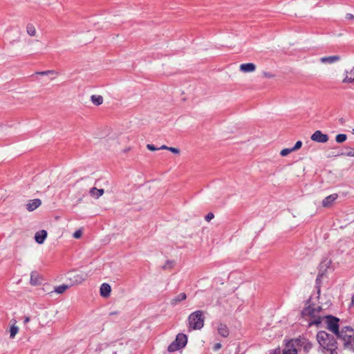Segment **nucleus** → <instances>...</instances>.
Returning <instances> with one entry per match:
<instances>
[{"label": "nucleus", "mask_w": 354, "mask_h": 354, "mask_svg": "<svg viewBox=\"0 0 354 354\" xmlns=\"http://www.w3.org/2000/svg\"><path fill=\"white\" fill-rule=\"evenodd\" d=\"M340 319L333 316V335L342 342L344 349L354 353V329L351 326L339 328Z\"/></svg>", "instance_id": "obj_1"}, {"label": "nucleus", "mask_w": 354, "mask_h": 354, "mask_svg": "<svg viewBox=\"0 0 354 354\" xmlns=\"http://www.w3.org/2000/svg\"><path fill=\"white\" fill-rule=\"evenodd\" d=\"M317 339L324 354H332V336L329 333L320 330L317 334Z\"/></svg>", "instance_id": "obj_2"}, {"label": "nucleus", "mask_w": 354, "mask_h": 354, "mask_svg": "<svg viewBox=\"0 0 354 354\" xmlns=\"http://www.w3.org/2000/svg\"><path fill=\"white\" fill-rule=\"evenodd\" d=\"M204 313L196 310L191 313L188 317L189 328L192 330H200L204 326Z\"/></svg>", "instance_id": "obj_3"}, {"label": "nucleus", "mask_w": 354, "mask_h": 354, "mask_svg": "<svg viewBox=\"0 0 354 354\" xmlns=\"http://www.w3.org/2000/svg\"><path fill=\"white\" fill-rule=\"evenodd\" d=\"M332 264V259L328 255V257L324 258L319 265V272L317 276L315 283L316 287L319 288L320 287L322 278L326 274V272L328 268H330Z\"/></svg>", "instance_id": "obj_4"}, {"label": "nucleus", "mask_w": 354, "mask_h": 354, "mask_svg": "<svg viewBox=\"0 0 354 354\" xmlns=\"http://www.w3.org/2000/svg\"><path fill=\"white\" fill-rule=\"evenodd\" d=\"M187 343V336L184 333H178L174 342L167 347V351L170 353L178 351L185 347Z\"/></svg>", "instance_id": "obj_5"}, {"label": "nucleus", "mask_w": 354, "mask_h": 354, "mask_svg": "<svg viewBox=\"0 0 354 354\" xmlns=\"http://www.w3.org/2000/svg\"><path fill=\"white\" fill-rule=\"evenodd\" d=\"M301 317H304L306 316H308L311 318H314V319L311 320L309 322V326L315 325L319 326L322 324V318L321 317H316L315 314V308L313 305H308L306 308H304L301 312Z\"/></svg>", "instance_id": "obj_6"}, {"label": "nucleus", "mask_w": 354, "mask_h": 354, "mask_svg": "<svg viewBox=\"0 0 354 354\" xmlns=\"http://www.w3.org/2000/svg\"><path fill=\"white\" fill-rule=\"evenodd\" d=\"M310 138L313 141L319 143H326L329 140L328 135L323 133L320 130L315 131L310 136Z\"/></svg>", "instance_id": "obj_7"}, {"label": "nucleus", "mask_w": 354, "mask_h": 354, "mask_svg": "<svg viewBox=\"0 0 354 354\" xmlns=\"http://www.w3.org/2000/svg\"><path fill=\"white\" fill-rule=\"evenodd\" d=\"M306 338L301 337L296 339H292L286 344V348H296V346L303 347L304 344L306 343Z\"/></svg>", "instance_id": "obj_8"}, {"label": "nucleus", "mask_w": 354, "mask_h": 354, "mask_svg": "<svg viewBox=\"0 0 354 354\" xmlns=\"http://www.w3.org/2000/svg\"><path fill=\"white\" fill-rule=\"evenodd\" d=\"M44 281V279L41 274L36 270H34L30 274V283L32 286L41 285Z\"/></svg>", "instance_id": "obj_9"}, {"label": "nucleus", "mask_w": 354, "mask_h": 354, "mask_svg": "<svg viewBox=\"0 0 354 354\" xmlns=\"http://www.w3.org/2000/svg\"><path fill=\"white\" fill-rule=\"evenodd\" d=\"M351 156L354 157V148L351 147H346L341 151H333V156Z\"/></svg>", "instance_id": "obj_10"}, {"label": "nucleus", "mask_w": 354, "mask_h": 354, "mask_svg": "<svg viewBox=\"0 0 354 354\" xmlns=\"http://www.w3.org/2000/svg\"><path fill=\"white\" fill-rule=\"evenodd\" d=\"M48 233L46 230H41L37 232L35 234V240L38 244H42L47 237Z\"/></svg>", "instance_id": "obj_11"}, {"label": "nucleus", "mask_w": 354, "mask_h": 354, "mask_svg": "<svg viewBox=\"0 0 354 354\" xmlns=\"http://www.w3.org/2000/svg\"><path fill=\"white\" fill-rule=\"evenodd\" d=\"M41 204V201L39 198L30 200L26 204V209L28 212H32L39 207Z\"/></svg>", "instance_id": "obj_12"}, {"label": "nucleus", "mask_w": 354, "mask_h": 354, "mask_svg": "<svg viewBox=\"0 0 354 354\" xmlns=\"http://www.w3.org/2000/svg\"><path fill=\"white\" fill-rule=\"evenodd\" d=\"M111 292V287L109 283H104L101 285L100 288V295L104 298H107L110 296Z\"/></svg>", "instance_id": "obj_13"}, {"label": "nucleus", "mask_w": 354, "mask_h": 354, "mask_svg": "<svg viewBox=\"0 0 354 354\" xmlns=\"http://www.w3.org/2000/svg\"><path fill=\"white\" fill-rule=\"evenodd\" d=\"M256 66L253 63H245L240 65V71L243 73H251L254 71Z\"/></svg>", "instance_id": "obj_14"}, {"label": "nucleus", "mask_w": 354, "mask_h": 354, "mask_svg": "<svg viewBox=\"0 0 354 354\" xmlns=\"http://www.w3.org/2000/svg\"><path fill=\"white\" fill-rule=\"evenodd\" d=\"M218 333L221 336L223 337H227L230 333L227 325L222 323L219 324L218 326Z\"/></svg>", "instance_id": "obj_15"}, {"label": "nucleus", "mask_w": 354, "mask_h": 354, "mask_svg": "<svg viewBox=\"0 0 354 354\" xmlns=\"http://www.w3.org/2000/svg\"><path fill=\"white\" fill-rule=\"evenodd\" d=\"M187 298V295L185 292L180 293L176 297H174L170 303L172 306H176L179 302L185 300Z\"/></svg>", "instance_id": "obj_16"}, {"label": "nucleus", "mask_w": 354, "mask_h": 354, "mask_svg": "<svg viewBox=\"0 0 354 354\" xmlns=\"http://www.w3.org/2000/svg\"><path fill=\"white\" fill-rule=\"evenodd\" d=\"M10 322H12L13 324L10 328V338L13 339L19 332V328L15 325V319H11Z\"/></svg>", "instance_id": "obj_17"}, {"label": "nucleus", "mask_w": 354, "mask_h": 354, "mask_svg": "<svg viewBox=\"0 0 354 354\" xmlns=\"http://www.w3.org/2000/svg\"><path fill=\"white\" fill-rule=\"evenodd\" d=\"M89 192L92 196H94L96 198H98L104 194V190L103 189H97L96 187H92L90 189Z\"/></svg>", "instance_id": "obj_18"}, {"label": "nucleus", "mask_w": 354, "mask_h": 354, "mask_svg": "<svg viewBox=\"0 0 354 354\" xmlns=\"http://www.w3.org/2000/svg\"><path fill=\"white\" fill-rule=\"evenodd\" d=\"M91 100L93 104L100 106L103 103V97L100 95H93L91 97Z\"/></svg>", "instance_id": "obj_19"}, {"label": "nucleus", "mask_w": 354, "mask_h": 354, "mask_svg": "<svg viewBox=\"0 0 354 354\" xmlns=\"http://www.w3.org/2000/svg\"><path fill=\"white\" fill-rule=\"evenodd\" d=\"M26 32L31 37L35 36L36 30L34 25L32 24H28L26 26Z\"/></svg>", "instance_id": "obj_20"}, {"label": "nucleus", "mask_w": 354, "mask_h": 354, "mask_svg": "<svg viewBox=\"0 0 354 354\" xmlns=\"http://www.w3.org/2000/svg\"><path fill=\"white\" fill-rule=\"evenodd\" d=\"M69 288V286L66 284H62L60 286H58L55 288V292L57 294H62L64 293L68 288Z\"/></svg>", "instance_id": "obj_21"}, {"label": "nucleus", "mask_w": 354, "mask_h": 354, "mask_svg": "<svg viewBox=\"0 0 354 354\" xmlns=\"http://www.w3.org/2000/svg\"><path fill=\"white\" fill-rule=\"evenodd\" d=\"M327 329L332 332V315H328L325 317Z\"/></svg>", "instance_id": "obj_22"}, {"label": "nucleus", "mask_w": 354, "mask_h": 354, "mask_svg": "<svg viewBox=\"0 0 354 354\" xmlns=\"http://www.w3.org/2000/svg\"><path fill=\"white\" fill-rule=\"evenodd\" d=\"M347 139V136L344 133H340L336 136L335 140L338 143H342Z\"/></svg>", "instance_id": "obj_23"}, {"label": "nucleus", "mask_w": 354, "mask_h": 354, "mask_svg": "<svg viewBox=\"0 0 354 354\" xmlns=\"http://www.w3.org/2000/svg\"><path fill=\"white\" fill-rule=\"evenodd\" d=\"M330 204H332V195L328 196L322 201V205L324 207H327Z\"/></svg>", "instance_id": "obj_24"}, {"label": "nucleus", "mask_w": 354, "mask_h": 354, "mask_svg": "<svg viewBox=\"0 0 354 354\" xmlns=\"http://www.w3.org/2000/svg\"><path fill=\"white\" fill-rule=\"evenodd\" d=\"M312 348L313 344L306 339V343H304L303 346L304 351L306 353H308Z\"/></svg>", "instance_id": "obj_25"}, {"label": "nucleus", "mask_w": 354, "mask_h": 354, "mask_svg": "<svg viewBox=\"0 0 354 354\" xmlns=\"http://www.w3.org/2000/svg\"><path fill=\"white\" fill-rule=\"evenodd\" d=\"M292 148H285L280 151V155L283 157L288 156L289 153L292 152Z\"/></svg>", "instance_id": "obj_26"}, {"label": "nucleus", "mask_w": 354, "mask_h": 354, "mask_svg": "<svg viewBox=\"0 0 354 354\" xmlns=\"http://www.w3.org/2000/svg\"><path fill=\"white\" fill-rule=\"evenodd\" d=\"M282 354H297V348H286V349H284L283 351V353Z\"/></svg>", "instance_id": "obj_27"}, {"label": "nucleus", "mask_w": 354, "mask_h": 354, "mask_svg": "<svg viewBox=\"0 0 354 354\" xmlns=\"http://www.w3.org/2000/svg\"><path fill=\"white\" fill-rule=\"evenodd\" d=\"M174 261L171 260H167L165 265L162 267L163 270H165L167 268H171L174 266Z\"/></svg>", "instance_id": "obj_28"}, {"label": "nucleus", "mask_w": 354, "mask_h": 354, "mask_svg": "<svg viewBox=\"0 0 354 354\" xmlns=\"http://www.w3.org/2000/svg\"><path fill=\"white\" fill-rule=\"evenodd\" d=\"M320 62L322 63L332 64V55L320 58Z\"/></svg>", "instance_id": "obj_29"}, {"label": "nucleus", "mask_w": 354, "mask_h": 354, "mask_svg": "<svg viewBox=\"0 0 354 354\" xmlns=\"http://www.w3.org/2000/svg\"><path fill=\"white\" fill-rule=\"evenodd\" d=\"M55 73L56 72L53 70H48V71H44L37 72L36 74L41 75H47L49 74H55Z\"/></svg>", "instance_id": "obj_30"}, {"label": "nucleus", "mask_w": 354, "mask_h": 354, "mask_svg": "<svg viewBox=\"0 0 354 354\" xmlns=\"http://www.w3.org/2000/svg\"><path fill=\"white\" fill-rule=\"evenodd\" d=\"M302 146V142L301 140H298L296 142L295 145L292 147L293 151L299 150Z\"/></svg>", "instance_id": "obj_31"}, {"label": "nucleus", "mask_w": 354, "mask_h": 354, "mask_svg": "<svg viewBox=\"0 0 354 354\" xmlns=\"http://www.w3.org/2000/svg\"><path fill=\"white\" fill-rule=\"evenodd\" d=\"M147 149H149V151H154L158 150V147H156L153 144H147Z\"/></svg>", "instance_id": "obj_32"}, {"label": "nucleus", "mask_w": 354, "mask_h": 354, "mask_svg": "<svg viewBox=\"0 0 354 354\" xmlns=\"http://www.w3.org/2000/svg\"><path fill=\"white\" fill-rule=\"evenodd\" d=\"M168 151H171V153L174 154H179L180 153V149L176 147H169Z\"/></svg>", "instance_id": "obj_33"}, {"label": "nucleus", "mask_w": 354, "mask_h": 354, "mask_svg": "<svg viewBox=\"0 0 354 354\" xmlns=\"http://www.w3.org/2000/svg\"><path fill=\"white\" fill-rule=\"evenodd\" d=\"M82 235V231L81 230H76L73 233V237L75 239H80Z\"/></svg>", "instance_id": "obj_34"}, {"label": "nucleus", "mask_w": 354, "mask_h": 354, "mask_svg": "<svg viewBox=\"0 0 354 354\" xmlns=\"http://www.w3.org/2000/svg\"><path fill=\"white\" fill-rule=\"evenodd\" d=\"M343 82H344V83H347V82L353 83L354 82V77H348V75H346L345 77V78L343 80Z\"/></svg>", "instance_id": "obj_35"}, {"label": "nucleus", "mask_w": 354, "mask_h": 354, "mask_svg": "<svg viewBox=\"0 0 354 354\" xmlns=\"http://www.w3.org/2000/svg\"><path fill=\"white\" fill-rule=\"evenodd\" d=\"M214 217V215L212 212H209L205 216V219L206 221L209 222Z\"/></svg>", "instance_id": "obj_36"}, {"label": "nucleus", "mask_w": 354, "mask_h": 354, "mask_svg": "<svg viewBox=\"0 0 354 354\" xmlns=\"http://www.w3.org/2000/svg\"><path fill=\"white\" fill-rule=\"evenodd\" d=\"M222 347V344L220 343V342H218V343H216L214 346H213V351H216L218 350H219L220 348H221Z\"/></svg>", "instance_id": "obj_37"}, {"label": "nucleus", "mask_w": 354, "mask_h": 354, "mask_svg": "<svg viewBox=\"0 0 354 354\" xmlns=\"http://www.w3.org/2000/svg\"><path fill=\"white\" fill-rule=\"evenodd\" d=\"M270 354H281L280 348H277L270 351Z\"/></svg>", "instance_id": "obj_38"}, {"label": "nucleus", "mask_w": 354, "mask_h": 354, "mask_svg": "<svg viewBox=\"0 0 354 354\" xmlns=\"http://www.w3.org/2000/svg\"><path fill=\"white\" fill-rule=\"evenodd\" d=\"M263 75L268 78H271V77H274V75L272 74H271L270 73H268V72H264Z\"/></svg>", "instance_id": "obj_39"}, {"label": "nucleus", "mask_w": 354, "mask_h": 354, "mask_svg": "<svg viewBox=\"0 0 354 354\" xmlns=\"http://www.w3.org/2000/svg\"><path fill=\"white\" fill-rule=\"evenodd\" d=\"M340 59V57L338 55H333V63Z\"/></svg>", "instance_id": "obj_40"}, {"label": "nucleus", "mask_w": 354, "mask_h": 354, "mask_svg": "<svg viewBox=\"0 0 354 354\" xmlns=\"http://www.w3.org/2000/svg\"><path fill=\"white\" fill-rule=\"evenodd\" d=\"M322 310L321 306H317V308H315V314L318 313Z\"/></svg>", "instance_id": "obj_41"}, {"label": "nucleus", "mask_w": 354, "mask_h": 354, "mask_svg": "<svg viewBox=\"0 0 354 354\" xmlns=\"http://www.w3.org/2000/svg\"><path fill=\"white\" fill-rule=\"evenodd\" d=\"M169 149V147L166 146V145H162L161 147H158V149H166V150H168Z\"/></svg>", "instance_id": "obj_42"}, {"label": "nucleus", "mask_w": 354, "mask_h": 354, "mask_svg": "<svg viewBox=\"0 0 354 354\" xmlns=\"http://www.w3.org/2000/svg\"><path fill=\"white\" fill-rule=\"evenodd\" d=\"M30 320V317L26 316V317H24V324H26V323L29 322Z\"/></svg>", "instance_id": "obj_43"}, {"label": "nucleus", "mask_w": 354, "mask_h": 354, "mask_svg": "<svg viewBox=\"0 0 354 354\" xmlns=\"http://www.w3.org/2000/svg\"><path fill=\"white\" fill-rule=\"evenodd\" d=\"M346 19H353L354 18V16L352 15V14H346Z\"/></svg>", "instance_id": "obj_44"}, {"label": "nucleus", "mask_w": 354, "mask_h": 354, "mask_svg": "<svg viewBox=\"0 0 354 354\" xmlns=\"http://www.w3.org/2000/svg\"><path fill=\"white\" fill-rule=\"evenodd\" d=\"M339 123H340L341 124H344V122H345V120H344V118H340V119L339 120Z\"/></svg>", "instance_id": "obj_45"}, {"label": "nucleus", "mask_w": 354, "mask_h": 354, "mask_svg": "<svg viewBox=\"0 0 354 354\" xmlns=\"http://www.w3.org/2000/svg\"><path fill=\"white\" fill-rule=\"evenodd\" d=\"M337 196H338V195H337V194H333V201H334L335 199H337Z\"/></svg>", "instance_id": "obj_46"}, {"label": "nucleus", "mask_w": 354, "mask_h": 354, "mask_svg": "<svg viewBox=\"0 0 354 354\" xmlns=\"http://www.w3.org/2000/svg\"><path fill=\"white\" fill-rule=\"evenodd\" d=\"M351 304L353 305H354V295L352 296V298H351Z\"/></svg>", "instance_id": "obj_47"}, {"label": "nucleus", "mask_w": 354, "mask_h": 354, "mask_svg": "<svg viewBox=\"0 0 354 354\" xmlns=\"http://www.w3.org/2000/svg\"><path fill=\"white\" fill-rule=\"evenodd\" d=\"M130 150V148H127L124 150V153H127V151H129Z\"/></svg>", "instance_id": "obj_48"}, {"label": "nucleus", "mask_w": 354, "mask_h": 354, "mask_svg": "<svg viewBox=\"0 0 354 354\" xmlns=\"http://www.w3.org/2000/svg\"><path fill=\"white\" fill-rule=\"evenodd\" d=\"M351 74L354 75V68L351 71Z\"/></svg>", "instance_id": "obj_49"}, {"label": "nucleus", "mask_w": 354, "mask_h": 354, "mask_svg": "<svg viewBox=\"0 0 354 354\" xmlns=\"http://www.w3.org/2000/svg\"><path fill=\"white\" fill-rule=\"evenodd\" d=\"M115 314H117V313H116V312H111V313H110V315H115Z\"/></svg>", "instance_id": "obj_50"}, {"label": "nucleus", "mask_w": 354, "mask_h": 354, "mask_svg": "<svg viewBox=\"0 0 354 354\" xmlns=\"http://www.w3.org/2000/svg\"><path fill=\"white\" fill-rule=\"evenodd\" d=\"M310 299H308V300L306 301V302H307V303H308V302H309V301H310Z\"/></svg>", "instance_id": "obj_51"}]
</instances>
